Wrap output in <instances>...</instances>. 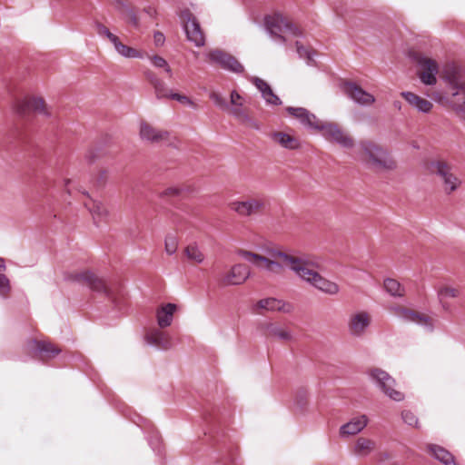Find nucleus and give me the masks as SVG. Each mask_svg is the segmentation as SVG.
<instances>
[{
  "label": "nucleus",
  "mask_w": 465,
  "mask_h": 465,
  "mask_svg": "<svg viewBox=\"0 0 465 465\" xmlns=\"http://www.w3.org/2000/svg\"><path fill=\"white\" fill-rule=\"evenodd\" d=\"M376 449V442L371 439L360 437L357 439L353 452L358 456H367Z\"/></svg>",
  "instance_id": "29"
},
{
  "label": "nucleus",
  "mask_w": 465,
  "mask_h": 465,
  "mask_svg": "<svg viewBox=\"0 0 465 465\" xmlns=\"http://www.w3.org/2000/svg\"><path fill=\"white\" fill-rule=\"evenodd\" d=\"M229 206L241 216H250L262 212L264 203L258 199H247L232 202Z\"/></svg>",
  "instance_id": "13"
},
{
  "label": "nucleus",
  "mask_w": 465,
  "mask_h": 465,
  "mask_svg": "<svg viewBox=\"0 0 465 465\" xmlns=\"http://www.w3.org/2000/svg\"><path fill=\"white\" fill-rule=\"evenodd\" d=\"M118 53L124 55L125 57H138L140 56V53L138 50L126 46L122 43L118 42L117 47Z\"/></svg>",
  "instance_id": "44"
},
{
  "label": "nucleus",
  "mask_w": 465,
  "mask_h": 465,
  "mask_svg": "<svg viewBox=\"0 0 465 465\" xmlns=\"http://www.w3.org/2000/svg\"><path fill=\"white\" fill-rule=\"evenodd\" d=\"M250 276V268L246 264L237 263L231 267L219 279L222 286L240 285Z\"/></svg>",
  "instance_id": "9"
},
{
  "label": "nucleus",
  "mask_w": 465,
  "mask_h": 465,
  "mask_svg": "<svg viewBox=\"0 0 465 465\" xmlns=\"http://www.w3.org/2000/svg\"><path fill=\"white\" fill-rule=\"evenodd\" d=\"M265 27L270 35L282 42L286 38L282 34L290 33L293 36L302 35V29L297 24L293 23L290 17L281 13H274L267 15L264 19Z\"/></svg>",
  "instance_id": "2"
},
{
  "label": "nucleus",
  "mask_w": 465,
  "mask_h": 465,
  "mask_svg": "<svg viewBox=\"0 0 465 465\" xmlns=\"http://www.w3.org/2000/svg\"><path fill=\"white\" fill-rule=\"evenodd\" d=\"M437 183L440 185L446 193L455 191L460 184L458 176H438Z\"/></svg>",
  "instance_id": "34"
},
{
  "label": "nucleus",
  "mask_w": 465,
  "mask_h": 465,
  "mask_svg": "<svg viewBox=\"0 0 465 465\" xmlns=\"http://www.w3.org/2000/svg\"><path fill=\"white\" fill-rule=\"evenodd\" d=\"M211 99L216 105L220 106L221 108H225L227 106L225 99L217 93H213L211 94Z\"/></svg>",
  "instance_id": "50"
},
{
  "label": "nucleus",
  "mask_w": 465,
  "mask_h": 465,
  "mask_svg": "<svg viewBox=\"0 0 465 465\" xmlns=\"http://www.w3.org/2000/svg\"><path fill=\"white\" fill-rule=\"evenodd\" d=\"M177 248H178V239L176 238V236H174L173 234L167 235L165 237V241H164L165 252L169 255H172L177 251Z\"/></svg>",
  "instance_id": "40"
},
{
  "label": "nucleus",
  "mask_w": 465,
  "mask_h": 465,
  "mask_svg": "<svg viewBox=\"0 0 465 465\" xmlns=\"http://www.w3.org/2000/svg\"><path fill=\"white\" fill-rule=\"evenodd\" d=\"M401 96L413 107L422 113H429L433 104L429 100L422 98L411 92H402Z\"/></svg>",
  "instance_id": "26"
},
{
  "label": "nucleus",
  "mask_w": 465,
  "mask_h": 465,
  "mask_svg": "<svg viewBox=\"0 0 465 465\" xmlns=\"http://www.w3.org/2000/svg\"><path fill=\"white\" fill-rule=\"evenodd\" d=\"M323 136L330 142L339 143L345 148H351L354 144L352 137L336 124H326L321 126Z\"/></svg>",
  "instance_id": "8"
},
{
  "label": "nucleus",
  "mask_w": 465,
  "mask_h": 465,
  "mask_svg": "<svg viewBox=\"0 0 465 465\" xmlns=\"http://www.w3.org/2000/svg\"><path fill=\"white\" fill-rule=\"evenodd\" d=\"M150 82L154 87L155 94L157 98H171L173 92L167 88L163 81L158 79L156 76L150 78Z\"/></svg>",
  "instance_id": "37"
},
{
  "label": "nucleus",
  "mask_w": 465,
  "mask_h": 465,
  "mask_svg": "<svg viewBox=\"0 0 465 465\" xmlns=\"http://www.w3.org/2000/svg\"><path fill=\"white\" fill-rule=\"evenodd\" d=\"M71 279L87 284L94 291L108 294L109 289L105 280L92 272L84 271L71 274Z\"/></svg>",
  "instance_id": "12"
},
{
  "label": "nucleus",
  "mask_w": 465,
  "mask_h": 465,
  "mask_svg": "<svg viewBox=\"0 0 465 465\" xmlns=\"http://www.w3.org/2000/svg\"><path fill=\"white\" fill-rule=\"evenodd\" d=\"M438 294L440 300L444 298H455L459 295V290L450 285H443L439 288Z\"/></svg>",
  "instance_id": "39"
},
{
  "label": "nucleus",
  "mask_w": 465,
  "mask_h": 465,
  "mask_svg": "<svg viewBox=\"0 0 465 465\" xmlns=\"http://www.w3.org/2000/svg\"><path fill=\"white\" fill-rule=\"evenodd\" d=\"M28 110H25V112H16L19 115L23 117L30 116L31 114H35V111L31 104L26 106Z\"/></svg>",
  "instance_id": "53"
},
{
  "label": "nucleus",
  "mask_w": 465,
  "mask_h": 465,
  "mask_svg": "<svg viewBox=\"0 0 465 465\" xmlns=\"http://www.w3.org/2000/svg\"><path fill=\"white\" fill-rule=\"evenodd\" d=\"M414 60L418 64V75L421 83L427 85H433L437 82L436 75L439 73L438 63L422 54H416Z\"/></svg>",
  "instance_id": "4"
},
{
  "label": "nucleus",
  "mask_w": 465,
  "mask_h": 465,
  "mask_svg": "<svg viewBox=\"0 0 465 465\" xmlns=\"http://www.w3.org/2000/svg\"><path fill=\"white\" fill-rule=\"evenodd\" d=\"M361 154L362 160L371 165L382 167L386 170H392L396 166V162L388 150L374 142H362L361 143Z\"/></svg>",
  "instance_id": "3"
},
{
  "label": "nucleus",
  "mask_w": 465,
  "mask_h": 465,
  "mask_svg": "<svg viewBox=\"0 0 465 465\" xmlns=\"http://www.w3.org/2000/svg\"><path fill=\"white\" fill-rule=\"evenodd\" d=\"M180 190L178 188H169L166 190V194L168 195H176L179 194Z\"/></svg>",
  "instance_id": "55"
},
{
  "label": "nucleus",
  "mask_w": 465,
  "mask_h": 465,
  "mask_svg": "<svg viewBox=\"0 0 465 465\" xmlns=\"http://www.w3.org/2000/svg\"><path fill=\"white\" fill-rule=\"evenodd\" d=\"M343 92L354 102L361 105H371L375 102L372 94L364 91L353 82H345L343 84Z\"/></svg>",
  "instance_id": "14"
},
{
  "label": "nucleus",
  "mask_w": 465,
  "mask_h": 465,
  "mask_svg": "<svg viewBox=\"0 0 465 465\" xmlns=\"http://www.w3.org/2000/svg\"><path fill=\"white\" fill-rule=\"evenodd\" d=\"M27 350L30 353L38 352L42 361L52 359L61 352V349L51 341L30 340L27 342Z\"/></svg>",
  "instance_id": "10"
},
{
  "label": "nucleus",
  "mask_w": 465,
  "mask_h": 465,
  "mask_svg": "<svg viewBox=\"0 0 465 465\" xmlns=\"http://www.w3.org/2000/svg\"><path fill=\"white\" fill-rule=\"evenodd\" d=\"M371 376L379 384L383 392L393 401H401L404 399V394L394 389L395 381L386 371L381 369L371 371Z\"/></svg>",
  "instance_id": "6"
},
{
  "label": "nucleus",
  "mask_w": 465,
  "mask_h": 465,
  "mask_svg": "<svg viewBox=\"0 0 465 465\" xmlns=\"http://www.w3.org/2000/svg\"><path fill=\"white\" fill-rule=\"evenodd\" d=\"M258 308L266 311L290 312L291 305L275 298H266L258 302Z\"/></svg>",
  "instance_id": "28"
},
{
  "label": "nucleus",
  "mask_w": 465,
  "mask_h": 465,
  "mask_svg": "<svg viewBox=\"0 0 465 465\" xmlns=\"http://www.w3.org/2000/svg\"><path fill=\"white\" fill-rule=\"evenodd\" d=\"M181 19L188 40L193 42L197 46L203 45L204 35L193 15L189 10H184L181 13Z\"/></svg>",
  "instance_id": "7"
},
{
  "label": "nucleus",
  "mask_w": 465,
  "mask_h": 465,
  "mask_svg": "<svg viewBox=\"0 0 465 465\" xmlns=\"http://www.w3.org/2000/svg\"><path fill=\"white\" fill-rule=\"evenodd\" d=\"M11 291L9 279L0 273V294L4 297H7Z\"/></svg>",
  "instance_id": "47"
},
{
  "label": "nucleus",
  "mask_w": 465,
  "mask_h": 465,
  "mask_svg": "<svg viewBox=\"0 0 465 465\" xmlns=\"http://www.w3.org/2000/svg\"><path fill=\"white\" fill-rule=\"evenodd\" d=\"M29 104L32 105L35 114L43 115L50 114L45 100L37 96H25L22 99H18L15 104V111L25 112V110H28L26 106Z\"/></svg>",
  "instance_id": "16"
},
{
  "label": "nucleus",
  "mask_w": 465,
  "mask_h": 465,
  "mask_svg": "<svg viewBox=\"0 0 465 465\" xmlns=\"http://www.w3.org/2000/svg\"><path fill=\"white\" fill-rule=\"evenodd\" d=\"M390 458H391V455L388 452L380 453V458H379L380 460H387Z\"/></svg>",
  "instance_id": "56"
},
{
  "label": "nucleus",
  "mask_w": 465,
  "mask_h": 465,
  "mask_svg": "<svg viewBox=\"0 0 465 465\" xmlns=\"http://www.w3.org/2000/svg\"><path fill=\"white\" fill-rule=\"evenodd\" d=\"M118 16L127 24L136 27L138 18L134 8L127 2L118 0Z\"/></svg>",
  "instance_id": "27"
},
{
  "label": "nucleus",
  "mask_w": 465,
  "mask_h": 465,
  "mask_svg": "<svg viewBox=\"0 0 465 465\" xmlns=\"http://www.w3.org/2000/svg\"><path fill=\"white\" fill-rule=\"evenodd\" d=\"M295 45L296 51L301 58L306 59L308 62L312 60L315 52L311 47L303 45L299 41L296 42Z\"/></svg>",
  "instance_id": "38"
},
{
  "label": "nucleus",
  "mask_w": 465,
  "mask_h": 465,
  "mask_svg": "<svg viewBox=\"0 0 465 465\" xmlns=\"http://www.w3.org/2000/svg\"><path fill=\"white\" fill-rule=\"evenodd\" d=\"M172 99L176 100L183 104L191 106L194 109L198 108L197 104H195L191 98H189L188 96H186L184 94L173 93V94H172Z\"/></svg>",
  "instance_id": "46"
},
{
  "label": "nucleus",
  "mask_w": 465,
  "mask_h": 465,
  "mask_svg": "<svg viewBox=\"0 0 465 465\" xmlns=\"http://www.w3.org/2000/svg\"><path fill=\"white\" fill-rule=\"evenodd\" d=\"M183 253L191 262L195 264L201 263L204 260V254L195 243L189 244L183 250Z\"/></svg>",
  "instance_id": "35"
},
{
  "label": "nucleus",
  "mask_w": 465,
  "mask_h": 465,
  "mask_svg": "<svg viewBox=\"0 0 465 465\" xmlns=\"http://www.w3.org/2000/svg\"><path fill=\"white\" fill-rule=\"evenodd\" d=\"M175 311L176 305L173 303H166L157 309L156 318L160 328H165L172 324Z\"/></svg>",
  "instance_id": "25"
},
{
  "label": "nucleus",
  "mask_w": 465,
  "mask_h": 465,
  "mask_svg": "<svg viewBox=\"0 0 465 465\" xmlns=\"http://www.w3.org/2000/svg\"><path fill=\"white\" fill-rule=\"evenodd\" d=\"M428 450L431 455H433L437 460H439L445 465H458L455 462L452 454L440 446L429 445Z\"/></svg>",
  "instance_id": "30"
},
{
  "label": "nucleus",
  "mask_w": 465,
  "mask_h": 465,
  "mask_svg": "<svg viewBox=\"0 0 465 465\" xmlns=\"http://www.w3.org/2000/svg\"><path fill=\"white\" fill-rule=\"evenodd\" d=\"M262 94L268 104L273 105L281 104L280 98L272 92L271 86H269L263 93H262Z\"/></svg>",
  "instance_id": "45"
},
{
  "label": "nucleus",
  "mask_w": 465,
  "mask_h": 465,
  "mask_svg": "<svg viewBox=\"0 0 465 465\" xmlns=\"http://www.w3.org/2000/svg\"><path fill=\"white\" fill-rule=\"evenodd\" d=\"M84 205L89 209L94 222L99 224L107 215V210L104 205L99 202L89 200Z\"/></svg>",
  "instance_id": "32"
},
{
  "label": "nucleus",
  "mask_w": 465,
  "mask_h": 465,
  "mask_svg": "<svg viewBox=\"0 0 465 465\" xmlns=\"http://www.w3.org/2000/svg\"><path fill=\"white\" fill-rule=\"evenodd\" d=\"M231 103L233 106L242 105V98L236 91L231 94Z\"/></svg>",
  "instance_id": "52"
},
{
  "label": "nucleus",
  "mask_w": 465,
  "mask_h": 465,
  "mask_svg": "<svg viewBox=\"0 0 465 465\" xmlns=\"http://www.w3.org/2000/svg\"><path fill=\"white\" fill-rule=\"evenodd\" d=\"M208 56L211 62L216 63L223 68L233 73H242L244 70L243 66L235 57L221 50H213L209 53Z\"/></svg>",
  "instance_id": "11"
},
{
  "label": "nucleus",
  "mask_w": 465,
  "mask_h": 465,
  "mask_svg": "<svg viewBox=\"0 0 465 465\" xmlns=\"http://www.w3.org/2000/svg\"><path fill=\"white\" fill-rule=\"evenodd\" d=\"M403 421L411 427L419 428V419L415 413L410 410H405L401 412Z\"/></svg>",
  "instance_id": "41"
},
{
  "label": "nucleus",
  "mask_w": 465,
  "mask_h": 465,
  "mask_svg": "<svg viewBox=\"0 0 465 465\" xmlns=\"http://www.w3.org/2000/svg\"><path fill=\"white\" fill-rule=\"evenodd\" d=\"M284 265L292 270L302 280L310 282L315 288L328 294H336L339 286L325 278L316 271V262L305 254H292L284 252H276L272 254Z\"/></svg>",
  "instance_id": "1"
},
{
  "label": "nucleus",
  "mask_w": 465,
  "mask_h": 465,
  "mask_svg": "<svg viewBox=\"0 0 465 465\" xmlns=\"http://www.w3.org/2000/svg\"><path fill=\"white\" fill-rule=\"evenodd\" d=\"M287 110L292 115L299 118L302 123L316 128L320 127L316 116L310 114L306 109L289 107Z\"/></svg>",
  "instance_id": "31"
},
{
  "label": "nucleus",
  "mask_w": 465,
  "mask_h": 465,
  "mask_svg": "<svg viewBox=\"0 0 465 465\" xmlns=\"http://www.w3.org/2000/svg\"><path fill=\"white\" fill-rule=\"evenodd\" d=\"M442 78L448 83L449 89L465 82L462 68L455 64H447L444 67Z\"/></svg>",
  "instance_id": "23"
},
{
  "label": "nucleus",
  "mask_w": 465,
  "mask_h": 465,
  "mask_svg": "<svg viewBox=\"0 0 465 465\" xmlns=\"http://www.w3.org/2000/svg\"><path fill=\"white\" fill-rule=\"evenodd\" d=\"M273 139L276 143H280L282 147L288 148V149H294L298 147L299 143L296 138L293 136L285 134V133H275L273 134Z\"/></svg>",
  "instance_id": "36"
},
{
  "label": "nucleus",
  "mask_w": 465,
  "mask_h": 465,
  "mask_svg": "<svg viewBox=\"0 0 465 465\" xmlns=\"http://www.w3.org/2000/svg\"><path fill=\"white\" fill-rule=\"evenodd\" d=\"M145 340L149 344L154 345L160 349L167 350L172 342L169 335L160 329H151L145 334Z\"/></svg>",
  "instance_id": "22"
},
{
  "label": "nucleus",
  "mask_w": 465,
  "mask_h": 465,
  "mask_svg": "<svg viewBox=\"0 0 465 465\" xmlns=\"http://www.w3.org/2000/svg\"><path fill=\"white\" fill-rule=\"evenodd\" d=\"M262 331L263 334L267 338H275L283 341H289L292 338L289 330L285 326L278 322H271L264 324L262 326Z\"/></svg>",
  "instance_id": "21"
},
{
  "label": "nucleus",
  "mask_w": 465,
  "mask_h": 465,
  "mask_svg": "<svg viewBox=\"0 0 465 465\" xmlns=\"http://www.w3.org/2000/svg\"><path fill=\"white\" fill-rule=\"evenodd\" d=\"M96 32L100 36L106 37L110 42L116 45V35H114L107 26L103 24H96Z\"/></svg>",
  "instance_id": "42"
},
{
  "label": "nucleus",
  "mask_w": 465,
  "mask_h": 465,
  "mask_svg": "<svg viewBox=\"0 0 465 465\" xmlns=\"http://www.w3.org/2000/svg\"><path fill=\"white\" fill-rule=\"evenodd\" d=\"M154 42H155V44H156L157 45H163V42H164V36H163V35L162 33H159V32H158V33H156V34L154 35Z\"/></svg>",
  "instance_id": "54"
},
{
  "label": "nucleus",
  "mask_w": 465,
  "mask_h": 465,
  "mask_svg": "<svg viewBox=\"0 0 465 465\" xmlns=\"http://www.w3.org/2000/svg\"><path fill=\"white\" fill-rule=\"evenodd\" d=\"M101 150V146L96 144L95 146L90 148L85 153V159L89 163L94 162V160L99 156L96 153Z\"/></svg>",
  "instance_id": "49"
},
{
  "label": "nucleus",
  "mask_w": 465,
  "mask_h": 465,
  "mask_svg": "<svg viewBox=\"0 0 465 465\" xmlns=\"http://www.w3.org/2000/svg\"><path fill=\"white\" fill-rule=\"evenodd\" d=\"M231 114L242 123H248L250 121L247 109L242 107V105L233 106V108L231 109Z\"/></svg>",
  "instance_id": "43"
},
{
  "label": "nucleus",
  "mask_w": 465,
  "mask_h": 465,
  "mask_svg": "<svg viewBox=\"0 0 465 465\" xmlns=\"http://www.w3.org/2000/svg\"><path fill=\"white\" fill-rule=\"evenodd\" d=\"M383 287L387 292L394 297H403L405 295L404 287L395 279L388 278L384 280Z\"/></svg>",
  "instance_id": "33"
},
{
  "label": "nucleus",
  "mask_w": 465,
  "mask_h": 465,
  "mask_svg": "<svg viewBox=\"0 0 465 465\" xmlns=\"http://www.w3.org/2000/svg\"><path fill=\"white\" fill-rule=\"evenodd\" d=\"M140 137L143 141L158 143L168 140L169 133L153 127L146 122H143L140 126Z\"/></svg>",
  "instance_id": "17"
},
{
  "label": "nucleus",
  "mask_w": 465,
  "mask_h": 465,
  "mask_svg": "<svg viewBox=\"0 0 465 465\" xmlns=\"http://www.w3.org/2000/svg\"><path fill=\"white\" fill-rule=\"evenodd\" d=\"M151 61L154 66L164 68L169 76H172V70L168 65L167 62L165 61V59H163L161 56L154 55L151 57Z\"/></svg>",
  "instance_id": "48"
},
{
  "label": "nucleus",
  "mask_w": 465,
  "mask_h": 465,
  "mask_svg": "<svg viewBox=\"0 0 465 465\" xmlns=\"http://www.w3.org/2000/svg\"><path fill=\"white\" fill-rule=\"evenodd\" d=\"M423 164L427 172L436 174H449L454 170L453 164L441 157L426 158Z\"/></svg>",
  "instance_id": "19"
},
{
  "label": "nucleus",
  "mask_w": 465,
  "mask_h": 465,
  "mask_svg": "<svg viewBox=\"0 0 465 465\" xmlns=\"http://www.w3.org/2000/svg\"><path fill=\"white\" fill-rule=\"evenodd\" d=\"M446 104L456 112L465 109V82L449 89Z\"/></svg>",
  "instance_id": "18"
},
{
  "label": "nucleus",
  "mask_w": 465,
  "mask_h": 465,
  "mask_svg": "<svg viewBox=\"0 0 465 465\" xmlns=\"http://www.w3.org/2000/svg\"><path fill=\"white\" fill-rule=\"evenodd\" d=\"M390 311L395 316L400 317L404 321L415 322L422 326L432 327L433 319L430 316L416 310L396 304L391 306Z\"/></svg>",
  "instance_id": "5"
},
{
  "label": "nucleus",
  "mask_w": 465,
  "mask_h": 465,
  "mask_svg": "<svg viewBox=\"0 0 465 465\" xmlns=\"http://www.w3.org/2000/svg\"><path fill=\"white\" fill-rule=\"evenodd\" d=\"M368 419L365 415L354 418L341 427L340 434L341 436L355 435L361 431L366 427Z\"/></svg>",
  "instance_id": "24"
},
{
  "label": "nucleus",
  "mask_w": 465,
  "mask_h": 465,
  "mask_svg": "<svg viewBox=\"0 0 465 465\" xmlns=\"http://www.w3.org/2000/svg\"><path fill=\"white\" fill-rule=\"evenodd\" d=\"M252 83L261 93H263L270 86L267 82L258 77L253 78Z\"/></svg>",
  "instance_id": "51"
},
{
  "label": "nucleus",
  "mask_w": 465,
  "mask_h": 465,
  "mask_svg": "<svg viewBox=\"0 0 465 465\" xmlns=\"http://www.w3.org/2000/svg\"><path fill=\"white\" fill-rule=\"evenodd\" d=\"M371 315L366 312H360L351 316L349 321V331L355 336H361L370 325Z\"/></svg>",
  "instance_id": "20"
},
{
  "label": "nucleus",
  "mask_w": 465,
  "mask_h": 465,
  "mask_svg": "<svg viewBox=\"0 0 465 465\" xmlns=\"http://www.w3.org/2000/svg\"><path fill=\"white\" fill-rule=\"evenodd\" d=\"M240 254L248 262L253 263L257 267L266 269L272 272H280L282 271V265L279 262L273 261L265 256L253 253L248 251H240Z\"/></svg>",
  "instance_id": "15"
},
{
  "label": "nucleus",
  "mask_w": 465,
  "mask_h": 465,
  "mask_svg": "<svg viewBox=\"0 0 465 465\" xmlns=\"http://www.w3.org/2000/svg\"><path fill=\"white\" fill-rule=\"evenodd\" d=\"M5 269V260L0 258V271H4Z\"/></svg>",
  "instance_id": "57"
}]
</instances>
